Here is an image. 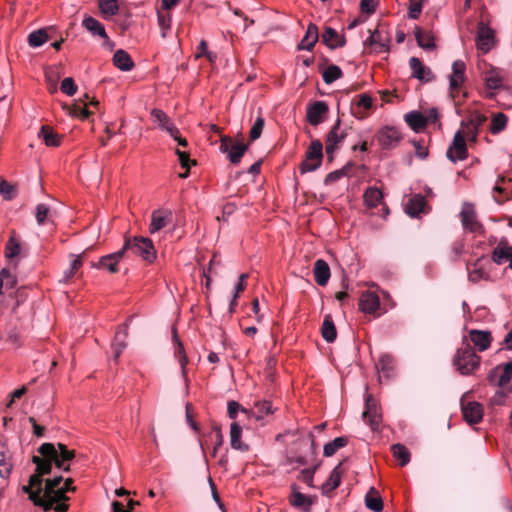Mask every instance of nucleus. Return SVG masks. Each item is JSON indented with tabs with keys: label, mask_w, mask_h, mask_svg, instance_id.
Listing matches in <instances>:
<instances>
[{
	"label": "nucleus",
	"mask_w": 512,
	"mask_h": 512,
	"mask_svg": "<svg viewBox=\"0 0 512 512\" xmlns=\"http://www.w3.org/2000/svg\"><path fill=\"white\" fill-rule=\"evenodd\" d=\"M340 125L341 121L338 118L326 137V154L328 156L329 161L333 160L334 151L338 148V145L342 143V141L347 136V130H341Z\"/></svg>",
	"instance_id": "nucleus-8"
},
{
	"label": "nucleus",
	"mask_w": 512,
	"mask_h": 512,
	"mask_svg": "<svg viewBox=\"0 0 512 512\" xmlns=\"http://www.w3.org/2000/svg\"><path fill=\"white\" fill-rule=\"evenodd\" d=\"M512 253V246L508 244V241L503 238L498 243L497 247L492 252V260L496 264H502L505 261H509Z\"/></svg>",
	"instance_id": "nucleus-27"
},
{
	"label": "nucleus",
	"mask_w": 512,
	"mask_h": 512,
	"mask_svg": "<svg viewBox=\"0 0 512 512\" xmlns=\"http://www.w3.org/2000/svg\"><path fill=\"white\" fill-rule=\"evenodd\" d=\"M124 256V251L120 249L115 253L101 257L98 263H92V266L95 268L107 269L111 273H117L119 271L118 263Z\"/></svg>",
	"instance_id": "nucleus-18"
},
{
	"label": "nucleus",
	"mask_w": 512,
	"mask_h": 512,
	"mask_svg": "<svg viewBox=\"0 0 512 512\" xmlns=\"http://www.w3.org/2000/svg\"><path fill=\"white\" fill-rule=\"evenodd\" d=\"M322 42L331 49L343 47L346 43L344 36L337 33L334 28L326 27L321 34Z\"/></svg>",
	"instance_id": "nucleus-25"
},
{
	"label": "nucleus",
	"mask_w": 512,
	"mask_h": 512,
	"mask_svg": "<svg viewBox=\"0 0 512 512\" xmlns=\"http://www.w3.org/2000/svg\"><path fill=\"white\" fill-rule=\"evenodd\" d=\"M314 279L319 286H326L330 276V267L327 262L323 259H318L314 263L313 267Z\"/></svg>",
	"instance_id": "nucleus-24"
},
{
	"label": "nucleus",
	"mask_w": 512,
	"mask_h": 512,
	"mask_svg": "<svg viewBox=\"0 0 512 512\" xmlns=\"http://www.w3.org/2000/svg\"><path fill=\"white\" fill-rule=\"evenodd\" d=\"M380 306L379 296L370 291L362 293L359 300V307L364 313H375Z\"/></svg>",
	"instance_id": "nucleus-23"
},
{
	"label": "nucleus",
	"mask_w": 512,
	"mask_h": 512,
	"mask_svg": "<svg viewBox=\"0 0 512 512\" xmlns=\"http://www.w3.org/2000/svg\"><path fill=\"white\" fill-rule=\"evenodd\" d=\"M0 194L6 200H11L16 196V187L0 178Z\"/></svg>",
	"instance_id": "nucleus-53"
},
{
	"label": "nucleus",
	"mask_w": 512,
	"mask_h": 512,
	"mask_svg": "<svg viewBox=\"0 0 512 512\" xmlns=\"http://www.w3.org/2000/svg\"><path fill=\"white\" fill-rule=\"evenodd\" d=\"M481 357L478 356L468 339L464 338L453 358V365L461 375H471L480 366Z\"/></svg>",
	"instance_id": "nucleus-3"
},
{
	"label": "nucleus",
	"mask_w": 512,
	"mask_h": 512,
	"mask_svg": "<svg viewBox=\"0 0 512 512\" xmlns=\"http://www.w3.org/2000/svg\"><path fill=\"white\" fill-rule=\"evenodd\" d=\"M63 481L62 476L54 477L53 479H46L45 480V486L43 487V490H45V494L49 495L53 492L54 488H60V484Z\"/></svg>",
	"instance_id": "nucleus-61"
},
{
	"label": "nucleus",
	"mask_w": 512,
	"mask_h": 512,
	"mask_svg": "<svg viewBox=\"0 0 512 512\" xmlns=\"http://www.w3.org/2000/svg\"><path fill=\"white\" fill-rule=\"evenodd\" d=\"M38 137L44 141L47 146L58 147L61 144V136L54 131L51 126L43 125L38 133Z\"/></svg>",
	"instance_id": "nucleus-28"
},
{
	"label": "nucleus",
	"mask_w": 512,
	"mask_h": 512,
	"mask_svg": "<svg viewBox=\"0 0 512 512\" xmlns=\"http://www.w3.org/2000/svg\"><path fill=\"white\" fill-rule=\"evenodd\" d=\"M365 43H369L370 45H377L379 50L377 52H383L388 50V37L384 36L380 30H375L371 33L369 38L365 41Z\"/></svg>",
	"instance_id": "nucleus-40"
},
{
	"label": "nucleus",
	"mask_w": 512,
	"mask_h": 512,
	"mask_svg": "<svg viewBox=\"0 0 512 512\" xmlns=\"http://www.w3.org/2000/svg\"><path fill=\"white\" fill-rule=\"evenodd\" d=\"M365 505L374 512H381L383 509V501L379 492L371 487L365 496Z\"/></svg>",
	"instance_id": "nucleus-34"
},
{
	"label": "nucleus",
	"mask_w": 512,
	"mask_h": 512,
	"mask_svg": "<svg viewBox=\"0 0 512 512\" xmlns=\"http://www.w3.org/2000/svg\"><path fill=\"white\" fill-rule=\"evenodd\" d=\"M85 255H86L85 251L78 256H75L73 254L71 255V257L73 259H72L70 268L65 270L63 273V278H62L63 282H69L77 274V272L79 271V269L81 268V266L83 264V258Z\"/></svg>",
	"instance_id": "nucleus-39"
},
{
	"label": "nucleus",
	"mask_w": 512,
	"mask_h": 512,
	"mask_svg": "<svg viewBox=\"0 0 512 512\" xmlns=\"http://www.w3.org/2000/svg\"><path fill=\"white\" fill-rule=\"evenodd\" d=\"M37 451L40 456L32 457V462L36 465L35 472L31 475L32 484H39V476L50 474L53 464L63 472H70L69 462L76 456V451L68 449L63 443H43Z\"/></svg>",
	"instance_id": "nucleus-1"
},
{
	"label": "nucleus",
	"mask_w": 512,
	"mask_h": 512,
	"mask_svg": "<svg viewBox=\"0 0 512 512\" xmlns=\"http://www.w3.org/2000/svg\"><path fill=\"white\" fill-rule=\"evenodd\" d=\"M317 468H318V466L316 465L313 468L303 469L300 472L298 479L301 480L302 482L306 483L309 487H313V476H314V473L317 470Z\"/></svg>",
	"instance_id": "nucleus-58"
},
{
	"label": "nucleus",
	"mask_w": 512,
	"mask_h": 512,
	"mask_svg": "<svg viewBox=\"0 0 512 512\" xmlns=\"http://www.w3.org/2000/svg\"><path fill=\"white\" fill-rule=\"evenodd\" d=\"M98 4L105 18L117 14L119 10L117 0H98Z\"/></svg>",
	"instance_id": "nucleus-49"
},
{
	"label": "nucleus",
	"mask_w": 512,
	"mask_h": 512,
	"mask_svg": "<svg viewBox=\"0 0 512 512\" xmlns=\"http://www.w3.org/2000/svg\"><path fill=\"white\" fill-rule=\"evenodd\" d=\"M242 434V428L240 425L236 422L231 424L230 428V444L233 449L240 450V451H248L249 446L247 444H244L240 441Z\"/></svg>",
	"instance_id": "nucleus-35"
},
{
	"label": "nucleus",
	"mask_w": 512,
	"mask_h": 512,
	"mask_svg": "<svg viewBox=\"0 0 512 512\" xmlns=\"http://www.w3.org/2000/svg\"><path fill=\"white\" fill-rule=\"evenodd\" d=\"M391 451L393 456L399 461L400 466H405L409 463L410 452L403 444L397 443L392 445Z\"/></svg>",
	"instance_id": "nucleus-43"
},
{
	"label": "nucleus",
	"mask_w": 512,
	"mask_h": 512,
	"mask_svg": "<svg viewBox=\"0 0 512 512\" xmlns=\"http://www.w3.org/2000/svg\"><path fill=\"white\" fill-rule=\"evenodd\" d=\"M82 26L93 36H99L109 42L104 25L94 17L86 16L82 21Z\"/></svg>",
	"instance_id": "nucleus-26"
},
{
	"label": "nucleus",
	"mask_w": 512,
	"mask_h": 512,
	"mask_svg": "<svg viewBox=\"0 0 512 512\" xmlns=\"http://www.w3.org/2000/svg\"><path fill=\"white\" fill-rule=\"evenodd\" d=\"M48 38L49 37L46 29H38L36 31L31 32L28 35L27 41L31 47L37 48L46 43L48 41Z\"/></svg>",
	"instance_id": "nucleus-42"
},
{
	"label": "nucleus",
	"mask_w": 512,
	"mask_h": 512,
	"mask_svg": "<svg viewBox=\"0 0 512 512\" xmlns=\"http://www.w3.org/2000/svg\"><path fill=\"white\" fill-rule=\"evenodd\" d=\"M318 39H319L318 27L315 24L310 23L298 48L302 49V50L305 49V50L310 51L313 49V47L317 43Z\"/></svg>",
	"instance_id": "nucleus-29"
},
{
	"label": "nucleus",
	"mask_w": 512,
	"mask_h": 512,
	"mask_svg": "<svg viewBox=\"0 0 512 512\" xmlns=\"http://www.w3.org/2000/svg\"><path fill=\"white\" fill-rule=\"evenodd\" d=\"M264 125V118L262 116H258L250 129L249 138L251 142L257 140L261 136Z\"/></svg>",
	"instance_id": "nucleus-52"
},
{
	"label": "nucleus",
	"mask_w": 512,
	"mask_h": 512,
	"mask_svg": "<svg viewBox=\"0 0 512 512\" xmlns=\"http://www.w3.org/2000/svg\"><path fill=\"white\" fill-rule=\"evenodd\" d=\"M139 502L134 500H129L128 509H125L124 505L119 501H114L112 503L113 512H133L134 507L138 506Z\"/></svg>",
	"instance_id": "nucleus-63"
},
{
	"label": "nucleus",
	"mask_w": 512,
	"mask_h": 512,
	"mask_svg": "<svg viewBox=\"0 0 512 512\" xmlns=\"http://www.w3.org/2000/svg\"><path fill=\"white\" fill-rule=\"evenodd\" d=\"M341 474H342V470H341V463H340L332 470V472L330 473V476L326 480V482L322 484L321 489H322L323 494L328 495L333 490H335L336 488L339 487V485L341 483Z\"/></svg>",
	"instance_id": "nucleus-30"
},
{
	"label": "nucleus",
	"mask_w": 512,
	"mask_h": 512,
	"mask_svg": "<svg viewBox=\"0 0 512 512\" xmlns=\"http://www.w3.org/2000/svg\"><path fill=\"white\" fill-rule=\"evenodd\" d=\"M464 131H457L454 135L452 145L447 150V157L450 161L456 162L457 160H464L468 156L465 137L469 141H476L478 129L471 125L462 122Z\"/></svg>",
	"instance_id": "nucleus-4"
},
{
	"label": "nucleus",
	"mask_w": 512,
	"mask_h": 512,
	"mask_svg": "<svg viewBox=\"0 0 512 512\" xmlns=\"http://www.w3.org/2000/svg\"><path fill=\"white\" fill-rule=\"evenodd\" d=\"M373 107V100L368 94H360L354 97L351 102V112L358 119H364Z\"/></svg>",
	"instance_id": "nucleus-12"
},
{
	"label": "nucleus",
	"mask_w": 512,
	"mask_h": 512,
	"mask_svg": "<svg viewBox=\"0 0 512 512\" xmlns=\"http://www.w3.org/2000/svg\"><path fill=\"white\" fill-rule=\"evenodd\" d=\"M248 149V144H244L241 141L233 142L231 145V148L229 150V154L227 155L229 161L237 165L240 163L241 158L243 157L244 153Z\"/></svg>",
	"instance_id": "nucleus-38"
},
{
	"label": "nucleus",
	"mask_w": 512,
	"mask_h": 512,
	"mask_svg": "<svg viewBox=\"0 0 512 512\" xmlns=\"http://www.w3.org/2000/svg\"><path fill=\"white\" fill-rule=\"evenodd\" d=\"M113 64L122 71H130L134 67L132 58L123 49H119L114 53Z\"/></svg>",
	"instance_id": "nucleus-32"
},
{
	"label": "nucleus",
	"mask_w": 512,
	"mask_h": 512,
	"mask_svg": "<svg viewBox=\"0 0 512 512\" xmlns=\"http://www.w3.org/2000/svg\"><path fill=\"white\" fill-rule=\"evenodd\" d=\"M343 75L342 70L337 65L328 66L322 74L323 81L326 84H331L341 78Z\"/></svg>",
	"instance_id": "nucleus-50"
},
{
	"label": "nucleus",
	"mask_w": 512,
	"mask_h": 512,
	"mask_svg": "<svg viewBox=\"0 0 512 512\" xmlns=\"http://www.w3.org/2000/svg\"><path fill=\"white\" fill-rule=\"evenodd\" d=\"M50 213V209L46 204H38L36 207V221L39 225H43L47 220Z\"/></svg>",
	"instance_id": "nucleus-56"
},
{
	"label": "nucleus",
	"mask_w": 512,
	"mask_h": 512,
	"mask_svg": "<svg viewBox=\"0 0 512 512\" xmlns=\"http://www.w3.org/2000/svg\"><path fill=\"white\" fill-rule=\"evenodd\" d=\"M383 194L376 187H369L364 193V202L369 208H377L382 205L383 217L389 213L388 207L383 203Z\"/></svg>",
	"instance_id": "nucleus-19"
},
{
	"label": "nucleus",
	"mask_w": 512,
	"mask_h": 512,
	"mask_svg": "<svg viewBox=\"0 0 512 512\" xmlns=\"http://www.w3.org/2000/svg\"><path fill=\"white\" fill-rule=\"evenodd\" d=\"M512 391L511 388H509L506 392L504 390H498L495 392L493 397L490 399V405L492 406H501L504 404L507 393H510Z\"/></svg>",
	"instance_id": "nucleus-60"
},
{
	"label": "nucleus",
	"mask_w": 512,
	"mask_h": 512,
	"mask_svg": "<svg viewBox=\"0 0 512 512\" xmlns=\"http://www.w3.org/2000/svg\"><path fill=\"white\" fill-rule=\"evenodd\" d=\"M254 414L257 419H262L266 415H270L274 412V408L270 401L263 400L257 401L254 405Z\"/></svg>",
	"instance_id": "nucleus-48"
},
{
	"label": "nucleus",
	"mask_w": 512,
	"mask_h": 512,
	"mask_svg": "<svg viewBox=\"0 0 512 512\" xmlns=\"http://www.w3.org/2000/svg\"><path fill=\"white\" fill-rule=\"evenodd\" d=\"M404 119L409 127L415 132L424 129L428 124V119L418 111H411L405 114Z\"/></svg>",
	"instance_id": "nucleus-31"
},
{
	"label": "nucleus",
	"mask_w": 512,
	"mask_h": 512,
	"mask_svg": "<svg viewBox=\"0 0 512 512\" xmlns=\"http://www.w3.org/2000/svg\"><path fill=\"white\" fill-rule=\"evenodd\" d=\"M409 65L412 70V76L420 81L429 82L434 78L430 68L426 67L419 58H410Z\"/></svg>",
	"instance_id": "nucleus-22"
},
{
	"label": "nucleus",
	"mask_w": 512,
	"mask_h": 512,
	"mask_svg": "<svg viewBox=\"0 0 512 512\" xmlns=\"http://www.w3.org/2000/svg\"><path fill=\"white\" fill-rule=\"evenodd\" d=\"M476 43L478 49L484 53H487L494 46V31L483 22L478 25Z\"/></svg>",
	"instance_id": "nucleus-13"
},
{
	"label": "nucleus",
	"mask_w": 512,
	"mask_h": 512,
	"mask_svg": "<svg viewBox=\"0 0 512 512\" xmlns=\"http://www.w3.org/2000/svg\"><path fill=\"white\" fill-rule=\"evenodd\" d=\"M14 235H15V232L13 231L11 237L9 238V240L7 241V243L5 245V256L8 259L15 258L16 256H18L20 254V251H21V245L18 242V240L15 238Z\"/></svg>",
	"instance_id": "nucleus-46"
},
{
	"label": "nucleus",
	"mask_w": 512,
	"mask_h": 512,
	"mask_svg": "<svg viewBox=\"0 0 512 512\" xmlns=\"http://www.w3.org/2000/svg\"><path fill=\"white\" fill-rule=\"evenodd\" d=\"M486 86L489 89H499L502 86V77L496 68L489 70L485 77Z\"/></svg>",
	"instance_id": "nucleus-44"
},
{
	"label": "nucleus",
	"mask_w": 512,
	"mask_h": 512,
	"mask_svg": "<svg viewBox=\"0 0 512 512\" xmlns=\"http://www.w3.org/2000/svg\"><path fill=\"white\" fill-rule=\"evenodd\" d=\"M508 118L504 113H496L492 117L490 131L493 134H498L503 131L507 125Z\"/></svg>",
	"instance_id": "nucleus-47"
},
{
	"label": "nucleus",
	"mask_w": 512,
	"mask_h": 512,
	"mask_svg": "<svg viewBox=\"0 0 512 512\" xmlns=\"http://www.w3.org/2000/svg\"><path fill=\"white\" fill-rule=\"evenodd\" d=\"M60 89L64 94L73 96L77 92V85L75 84L73 78L67 77L62 80Z\"/></svg>",
	"instance_id": "nucleus-55"
},
{
	"label": "nucleus",
	"mask_w": 512,
	"mask_h": 512,
	"mask_svg": "<svg viewBox=\"0 0 512 512\" xmlns=\"http://www.w3.org/2000/svg\"><path fill=\"white\" fill-rule=\"evenodd\" d=\"M377 141L379 142V145L383 149H392L395 148L400 140L402 139V136L398 129L394 127H383L380 129L377 133Z\"/></svg>",
	"instance_id": "nucleus-11"
},
{
	"label": "nucleus",
	"mask_w": 512,
	"mask_h": 512,
	"mask_svg": "<svg viewBox=\"0 0 512 512\" xmlns=\"http://www.w3.org/2000/svg\"><path fill=\"white\" fill-rule=\"evenodd\" d=\"M415 38L418 45L424 49H431L435 46L433 37L424 33L419 28L416 29Z\"/></svg>",
	"instance_id": "nucleus-51"
},
{
	"label": "nucleus",
	"mask_w": 512,
	"mask_h": 512,
	"mask_svg": "<svg viewBox=\"0 0 512 512\" xmlns=\"http://www.w3.org/2000/svg\"><path fill=\"white\" fill-rule=\"evenodd\" d=\"M323 145L320 140H313L306 151V159L301 163V173L312 172L322 163Z\"/></svg>",
	"instance_id": "nucleus-6"
},
{
	"label": "nucleus",
	"mask_w": 512,
	"mask_h": 512,
	"mask_svg": "<svg viewBox=\"0 0 512 512\" xmlns=\"http://www.w3.org/2000/svg\"><path fill=\"white\" fill-rule=\"evenodd\" d=\"M69 110L73 116L81 117L83 119H86L91 115V112L87 109L85 102H83V104L76 103L69 107Z\"/></svg>",
	"instance_id": "nucleus-54"
},
{
	"label": "nucleus",
	"mask_w": 512,
	"mask_h": 512,
	"mask_svg": "<svg viewBox=\"0 0 512 512\" xmlns=\"http://www.w3.org/2000/svg\"><path fill=\"white\" fill-rule=\"evenodd\" d=\"M321 334L328 343L334 342L337 337V330L330 314L324 316Z\"/></svg>",
	"instance_id": "nucleus-36"
},
{
	"label": "nucleus",
	"mask_w": 512,
	"mask_h": 512,
	"mask_svg": "<svg viewBox=\"0 0 512 512\" xmlns=\"http://www.w3.org/2000/svg\"><path fill=\"white\" fill-rule=\"evenodd\" d=\"M172 221V212L169 210H156L152 213L149 231L151 234L158 232Z\"/></svg>",
	"instance_id": "nucleus-21"
},
{
	"label": "nucleus",
	"mask_w": 512,
	"mask_h": 512,
	"mask_svg": "<svg viewBox=\"0 0 512 512\" xmlns=\"http://www.w3.org/2000/svg\"><path fill=\"white\" fill-rule=\"evenodd\" d=\"M151 116L153 118V121L157 123L158 126L165 131L173 123L172 120L168 117V115L160 109H153L151 111Z\"/></svg>",
	"instance_id": "nucleus-45"
},
{
	"label": "nucleus",
	"mask_w": 512,
	"mask_h": 512,
	"mask_svg": "<svg viewBox=\"0 0 512 512\" xmlns=\"http://www.w3.org/2000/svg\"><path fill=\"white\" fill-rule=\"evenodd\" d=\"M362 416L364 421L369 424L373 431L379 429L382 416L379 413L378 404L372 395H367L365 398V410Z\"/></svg>",
	"instance_id": "nucleus-9"
},
{
	"label": "nucleus",
	"mask_w": 512,
	"mask_h": 512,
	"mask_svg": "<svg viewBox=\"0 0 512 512\" xmlns=\"http://www.w3.org/2000/svg\"><path fill=\"white\" fill-rule=\"evenodd\" d=\"M461 222L465 229L472 233H484L482 224L477 220L476 213L472 206L467 205L460 213Z\"/></svg>",
	"instance_id": "nucleus-14"
},
{
	"label": "nucleus",
	"mask_w": 512,
	"mask_h": 512,
	"mask_svg": "<svg viewBox=\"0 0 512 512\" xmlns=\"http://www.w3.org/2000/svg\"><path fill=\"white\" fill-rule=\"evenodd\" d=\"M348 444V438L346 436H341L335 438L333 441L327 443L324 446V456L331 457L333 456L340 448L345 447Z\"/></svg>",
	"instance_id": "nucleus-41"
},
{
	"label": "nucleus",
	"mask_w": 512,
	"mask_h": 512,
	"mask_svg": "<svg viewBox=\"0 0 512 512\" xmlns=\"http://www.w3.org/2000/svg\"><path fill=\"white\" fill-rule=\"evenodd\" d=\"M461 410L463 417L470 425L478 424L483 418V407L475 401L466 402L465 397L461 399Z\"/></svg>",
	"instance_id": "nucleus-10"
},
{
	"label": "nucleus",
	"mask_w": 512,
	"mask_h": 512,
	"mask_svg": "<svg viewBox=\"0 0 512 512\" xmlns=\"http://www.w3.org/2000/svg\"><path fill=\"white\" fill-rule=\"evenodd\" d=\"M124 255L132 253L148 263L156 259V250L151 239L142 236L126 237L123 247Z\"/></svg>",
	"instance_id": "nucleus-5"
},
{
	"label": "nucleus",
	"mask_w": 512,
	"mask_h": 512,
	"mask_svg": "<svg viewBox=\"0 0 512 512\" xmlns=\"http://www.w3.org/2000/svg\"><path fill=\"white\" fill-rule=\"evenodd\" d=\"M291 503H292V505H294L296 507H303V506H308L311 504L310 501L308 500V498L304 494H302L296 490H294L292 493Z\"/></svg>",
	"instance_id": "nucleus-59"
},
{
	"label": "nucleus",
	"mask_w": 512,
	"mask_h": 512,
	"mask_svg": "<svg viewBox=\"0 0 512 512\" xmlns=\"http://www.w3.org/2000/svg\"><path fill=\"white\" fill-rule=\"evenodd\" d=\"M209 437L214 442V448H213V451H212V456L215 457L216 454H217L218 448L223 443V437H222V433H221L220 428L215 426L213 428V431L210 433Z\"/></svg>",
	"instance_id": "nucleus-57"
},
{
	"label": "nucleus",
	"mask_w": 512,
	"mask_h": 512,
	"mask_svg": "<svg viewBox=\"0 0 512 512\" xmlns=\"http://www.w3.org/2000/svg\"><path fill=\"white\" fill-rule=\"evenodd\" d=\"M43 477L39 476V484H32L31 477L29 478L28 485L23 486L22 490L28 494L29 500L34 505L43 508L44 511L54 509L56 512H67L69 509L68 504L65 502L69 500L66 491L60 488H54L53 492L49 495L45 494L43 490Z\"/></svg>",
	"instance_id": "nucleus-2"
},
{
	"label": "nucleus",
	"mask_w": 512,
	"mask_h": 512,
	"mask_svg": "<svg viewBox=\"0 0 512 512\" xmlns=\"http://www.w3.org/2000/svg\"><path fill=\"white\" fill-rule=\"evenodd\" d=\"M329 111L328 105L324 101H315L307 108V120L317 126L322 123Z\"/></svg>",
	"instance_id": "nucleus-15"
},
{
	"label": "nucleus",
	"mask_w": 512,
	"mask_h": 512,
	"mask_svg": "<svg viewBox=\"0 0 512 512\" xmlns=\"http://www.w3.org/2000/svg\"><path fill=\"white\" fill-rule=\"evenodd\" d=\"M466 65L462 60H455L452 64V73L449 78L451 90H458L465 82Z\"/></svg>",
	"instance_id": "nucleus-20"
},
{
	"label": "nucleus",
	"mask_w": 512,
	"mask_h": 512,
	"mask_svg": "<svg viewBox=\"0 0 512 512\" xmlns=\"http://www.w3.org/2000/svg\"><path fill=\"white\" fill-rule=\"evenodd\" d=\"M12 467L9 449L0 443V476L2 478L8 477Z\"/></svg>",
	"instance_id": "nucleus-37"
},
{
	"label": "nucleus",
	"mask_w": 512,
	"mask_h": 512,
	"mask_svg": "<svg viewBox=\"0 0 512 512\" xmlns=\"http://www.w3.org/2000/svg\"><path fill=\"white\" fill-rule=\"evenodd\" d=\"M128 336L127 326L121 327L115 335L112 343V349L114 351V360H117L121 355L122 351L126 348V338Z\"/></svg>",
	"instance_id": "nucleus-33"
},
{
	"label": "nucleus",
	"mask_w": 512,
	"mask_h": 512,
	"mask_svg": "<svg viewBox=\"0 0 512 512\" xmlns=\"http://www.w3.org/2000/svg\"><path fill=\"white\" fill-rule=\"evenodd\" d=\"M512 379V361L497 365L487 375V381L491 385L505 387Z\"/></svg>",
	"instance_id": "nucleus-7"
},
{
	"label": "nucleus",
	"mask_w": 512,
	"mask_h": 512,
	"mask_svg": "<svg viewBox=\"0 0 512 512\" xmlns=\"http://www.w3.org/2000/svg\"><path fill=\"white\" fill-rule=\"evenodd\" d=\"M405 211L411 217H417L421 213H428L429 206L427 205L426 199L421 194H415L408 199L405 204Z\"/></svg>",
	"instance_id": "nucleus-16"
},
{
	"label": "nucleus",
	"mask_w": 512,
	"mask_h": 512,
	"mask_svg": "<svg viewBox=\"0 0 512 512\" xmlns=\"http://www.w3.org/2000/svg\"><path fill=\"white\" fill-rule=\"evenodd\" d=\"M469 343H473L475 349L480 352L487 350L492 342V335L489 331L472 329L469 331Z\"/></svg>",
	"instance_id": "nucleus-17"
},
{
	"label": "nucleus",
	"mask_w": 512,
	"mask_h": 512,
	"mask_svg": "<svg viewBox=\"0 0 512 512\" xmlns=\"http://www.w3.org/2000/svg\"><path fill=\"white\" fill-rule=\"evenodd\" d=\"M422 11V2L420 0H410L409 17L418 19Z\"/></svg>",
	"instance_id": "nucleus-64"
},
{
	"label": "nucleus",
	"mask_w": 512,
	"mask_h": 512,
	"mask_svg": "<svg viewBox=\"0 0 512 512\" xmlns=\"http://www.w3.org/2000/svg\"><path fill=\"white\" fill-rule=\"evenodd\" d=\"M0 274L4 280V286L7 289H13L16 286V284H17L16 277L13 276L8 269H2Z\"/></svg>",
	"instance_id": "nucleus-62"
}]
</instances>
